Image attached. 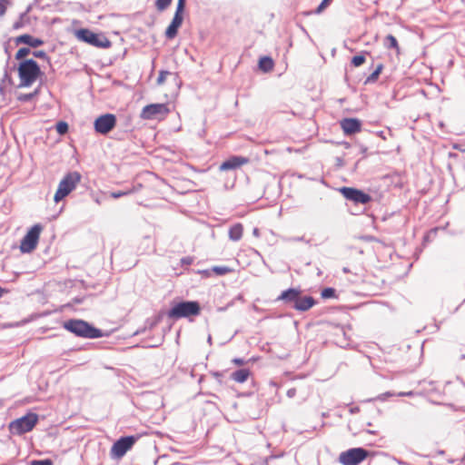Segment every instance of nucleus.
<instances>
[{"label":"nucleus","instance_id":"obj_1","mask_svg":"<svg viewBox=\"0 0 465 465\" xmlns=\"http://www.w3.org/2000/svg\"><path fill=\"white\" fill-rule=\"evenodd\" d=\"M201 313L200 303L196 301L180 302L168 311L167 316L172 320L198 316Z\"/></svg>","mask_w":465,"mask_h":465},{"label":"nucleus","instance_id":"obj_2","mask_svg":"<svg viewBox=\"0 0 465 465\" xmlns=\"http://www.w3.org/2000/svg\"><path fill=\"white\" fill-rule=\"evenodd\" d=\"M40 74V67L35 60L26 59L19 64L18 75L21 81V85H32Z\"/></svg>","mask_w":465,"mask_h":465},{"label":"nucleus","instance_id":"obj_3","mask_svg":"<svg viewBox=\"0 0 465 465\" xmlns=\"http://www.w3.org/2000/svg\"><path fill=\"white\" fill-rule=\"evenodd\" d=\"M82 179L78 172H70L66 173L60 181L57 190L54 196V201L59 203L67 195H69L80 183Z\"/></svg>","mask_w":465,"mask_h":465},{"label":"nucleus","instance_id":"obj_4","mask_svg":"<svg viewBox=\"0 0 465 465\" xmlns=\"http://www.w3.org/2000/svg\"><path fill=\"white\" fill-rule=\"evenodd\" d=\"M63 327L68 331L84 338L101 337V331L91 326L82 320H69L63 323Z\"/></svg>","mask_w":465,"mask_h":465},{"label":"nucleus","instance_id":"obj_5","mask_svg":"<svg viewBox=\"0 0 465 465\" xmlns=\"http://www.w3.org/2000/svg\"><path fill=\"white\" fill-rule=\"evenodd\" d=\"M38 415L28 412L25 416L12 420L8 425L9 432L13 435H23L34 430L38 422Z\"/></svg>","mask_w":465,"mask_h":465},{"label":"nucleus","instance_id":"obj_6","mask_svg":"<svg viewBox=\"0 0 465 465\" xmlns=\"http://www.w3.org/2000/svg\"><path fill=\"white\" fill-rule=\"evenodd\" d=\"M77 40L98 48H109L111 41L103 34H95L87 28H80L74 32Z\"/></svg>","mask_w":465,"mask_h":465},{"label":"nucleus","instance_id":"obj_7","mask_svg":"<svg viewBox=\"0 0 465 465\" xmlns=\"http://www.w3.org/2000/svg\"><path fill=\"white\" fill-rule=\"evenodd\" d=\"M171 110L167 104H150L145 105L140 114L143 120H163Z\"/></svg>","mask_w":465,"mask_h":465},{"label":"nucleus","instance_id":"obj_8","mask_svg":"<svg viewBox=\"0 0 465 465\" xmlns=\"http://www.w3.org/2000/svg\"><path fill=\"white\" fill-rule=\"evenodd\" d=\"M43 230L44 227L40 223H36L29 229L20 243L22 252H31L36 248Z\"/></svg>","mask_w":465,"mask_h":465},{"label":"nucleus","instance_id":"obj_9","mask_svg":"<svg viewBox=\"0 0 465 465\" xmlns=\"http://www.w3.org/2000/svg\"><path fill=\"white\" fill-rule=\"evenodd\" d=\"M369 456V451L362 448H352L342 451L339 455V461L342 465H359Z\"/></svg>","mask_w":465,"mask_h":465},{"label":"nucleus","instance_id":"obj_10","mask_svg":"<svg viewBox=\"0 0 465 465\" xmlns=\"http://www.w3.org/2000/svg\"><path fill=\"white\" fill-rule=\"evenodd\" d=\"M185 1L186 0H178L174 16L165 31V36L168 39H173L177 35L178 29L183 24Z\"/></svg>","mask_w":465,"mask_h":465},{"label":"nucleus","instance_id":"obj_11","mask_svg":"<svg viewBox=\"0 0 465 465\" xmlns=\"http://www.w3.org/2000/svg\"><path fill=\"white\" fill-rule=\"evenodd\" d=\"M137 440L135 436L122 437L111 448V454L115 458H122L132 449Z\"/></svg>","mask_w":465,"mask_h":465},{"label":"nucleus","instance_id":"obj_12","mask_svg":"<svg viewBox=\"0 0 465 465\" xmlns=\"http://www.w3.org/2000/svg\"><path fill=\"white\" fill-rule=\"evenodd\" d=\"M116 125V117L113 114H105L97 117L94 123L96 133L107 134Z\"/></svg>","mask_w":465,"mask_h":465},{"label":"nucleus","instance_id":"obj_13","mask_svg":"<svg viewBox=\"0 0 465 465\" xmlns=\"http://www.w3.org/2000/svg\"><path fill=\"white\" fill-rule=\"evenodd\" d=\"M339 191L345 199L351 201L354 203L365 204L371 200V197L368 193L356 188L344 186L341 187Z\"/></svg>","mask_w":465,"mask_h":465},{"label":"nucleus","instance_id":"obj_14","mask_svg":"<svg viewBox=\"0 0 465 465\" xmlns=\"http://www.w3.org/2000/svg\"><path fill=\"white\" fill-rule=\"evenodd\" d=\"M340 125L345 135H352L361 131V122L357 118H344Z\"/></svg>","mask_w":465,"mask_h":465},{"label":"nucleus","instance_id":"obj_15","mask_svg":"<svg viewBox=\"0 0 465 465\" xmlns=\"http://www.w3.org/2000/svg\"><path fill=\"white\" fill-rule=\"evenodd\" d=\"M250 162L249 158L243 156H232L224 161L219 167L220 171H228L239 168Z\"/></svg>","mask_w":465,"mask_h":465},{"label":"nucleus","instance_id":"obj_16","mask_svg":"<svg viewBox=\"0 0 465 465\" xmlns=\"http://www.w3.org/2000/svg\"><path fill=\"white\" fill-rule=\"evenodd\" d=\"M16 45L25 44L32 47H38L44 45V41L40 38H35L30 35L25 34L17 36L15 39Z\"/></svg>","mask_w":465,"mask_h":465},{"label":"nucleus","instance_id":"obj_17","mask_svg":"<svg viewBox=\"0 0 465 465\" xmlns=\"http://www.w3.org/2000/svg\"><path fill=\"white\" fill-rule=\"evenodd\" d=\"M315 304V300L312 296L299 297L293 308L297 311L305 312Z\"/></svg>","mask_w":465,"mask_h":465},{"label":"nucleus","instance_id":"obj_18","mask_svg":"<svg viewBox=\"0 0 465 465\" xmlns=\"http://www.w3.org/2000/svg\"><path fill=\"white\" fill-rule=\"evenodd\" d=\"M300 294L301 292L297 289H288L282 292V294L279 297V300H282L286 302H293V304H295L300 297Z\"/></svg>","mask_w":465,"mask_h":465},{"label":"nucleus","instance_id":"obj_19","mask_svg":"<svg viewBox=\"0 0 465 465\" xmlns=\"http://www.w3.org/2000/svg\"><path fill=\"white\" fill-rule=\"evenodd\" d=\"M243 234V226L242 223L233 224L229 229V238L232 241H239Z\"/></svg>","mask_w":465,"mask_h":465},{"label":"nucleus","instance_id":"obj_20","mask_svg":"<svg viewBox=\"0 0 465 465\" xmlns=\"http://www.w3.org/2000/svg\"><path fill=\"white\" fill-rule=\"evenodd\" d=\"M250 375L251 371L248 369H241L234 371L231 377L234 381L238 383H243L248 380Z\"/></svg>","mask_w":465,"mask_h":465},{"label":"nucleus","instance_id":"obj_21","mask_svg":"<svg viewBox=\"0 0 465 465\" xmlns=\"http://www.w3.org/2000/svg\"><path fill=\"white\" fill-rule=\"evenodd\" d=\"M274 67L273 60L269 56H263L259 60V68L265 72H271L272 71Z\"/></svg>","mask_w":465,"mask_h":465},{"label":"nucleus","instance_id":"obj_22","mask_svg":"<svg viewBox=\"0 0 465 465\" xmlns=\"http://www.w3.org/2000/svg\"><path fill=\"white\" fill-rule=\"evenodd\" d=\"M385 46L388 49H394L396 51L397 54H399L401 53V49H400L398 41H397L396 37L393 36L392 35H388L385 37Z\"/></svg>","mask_w":465,"mask_h":465},{"label":"nucleus","instance_id":"obj_23","mask_svg":"<svg viewBox=\"0 0 465 465\" xmlns=\"http://www.w3.org/2000/svg\"><path fill=\"white\" fill-rule=\"evenodd\" d=\"M384 66L382 64H379L376 69L367 77L366 83H374L378 80L380 74H381Z\"/></svg>","mask_w":465,"mask_h":465},{"label":"nucleus","instance_id":"obj_24","mask_svg":"<svg viewBox=\"0 0 465 465\" xmlns=\"http://www.w3.org/2000/svg\"><path fill=\"white\" fill-rule=\"evenodd\" d=\"M212 272L214 275L223 276L233 272V269L228 266H213Z\"/></svg>","mask_w":465,"mask_h":465},{"label":"nucleus","instance_id":"obj_25","mask_svg":"<svg viewBox=\"0 0 465 465\" xmlns=\"http://www.w3.org/2000/svg\"><path fill=\"white\" fill-rule=\"evenodd\" d=\"M136 190H137V189L134 186V187H132L131 189H128V190H126V191L112 192V193H110V196H111L112 198L117 199V198H120V197H122V196L129 195V194H131V193H133L136 192Z\"/></svg>","mask_w":465,"mask_h":465},{"label":"nucleus","instance_id":"obj_26","mask_svg":"<svg viewBox=\"0 0 465 465\" xmlns=\"http://www.w3.org/2000/svg\"><path fill=\"white\" fill-rule=\"evenodd\" d=\"M321 296L322 299H331L337 297L335 289L331 287L324 288L321 292Z\"/></svg>","mask_w":465,"mask_h":465},{"label":"nucleus","instance_id":"obj_27","mask_svg":"<svg viewBox=\"0 0 465 465\" xmlns=\"http://www.w3.org/2000/svg\"><path fill=\"white\" fill-rule=\"evenodd\" d=\"M167 76H173L174 80H176V75H174L173 74H172L168 71H161L159 73V76L157 78V84H159V85L163 84Z\"/></svg>","mask_w":465,"mask_h":465},{"label":"nucleus","instance_id":"obj_28","mask_svg":"<svg viewBox=\"0 0 465 465\" xmlns=\"http://www.w3.org/2000/svg\"><path fill=\"white\" fill-rule=\"evenodd\" d=\"M55 129L59 134H65L68 132V124L66 122L60 121L56 124Z\"/></svg>","mask_w":465,"mask_h":465},{"label":"nucleus","instance_id":"obj_29","mask_svg":"<svg viewBox=\"0 0 465 465\" xmlns=\"http://www.w3.org/2000/svg\"><path fill=\"white\" fill-rule=\"evenodd\" d=\"M172 0H155V7L158 11L165 10L171 4Z\"/></svg>","mask_w":465,"mask_h":465},{"label":"nucleus","instance_id":"obj_30","mask_svg":"<svg viewBox=\"0 0 465 465\" xmlns=\"http://www.w3.org/2000/svg\"><path fill=\"white\" fill-rule=\"evenodd\" d=\"M366 59H365V56L364 55H355L352 57L351 59V64L354 66V67H359L361 65H362L364 63H365Z\"/></svg>","mask_w":465,"mask_h":465},{"label":"nucleus","instance_id":"obj_31","mask_svg":"<svg viewBox=\"0 0 465 465\" xmlns=\"http://www.w3.org/2000/svg\"><path fill=\"white\" fill-rule=\"evenodd\" d=\"M30 52H31L30 49L27 47L20 48V49H18V51L15 54V59L22 60L25 56H27L30 54Z\"/></svg>","mask_w":465,"mask_h":465},{"label":"nucleus","instance_id":"obj_32","mask_svg":"<svg viewBox=\"0 0 465 465\" xmlns=\"http://www.w3.org/2000/svg\"><path fill=\"white\" fill-rule=\"evenodd\" d=\"M193 261H194L193 257L187 256V257L182 258L180 260V263L182 266H184L185 268H187L193 262Z\"/></svg>","mask_w":465,"mask_h":465},{"label":"nucleus","instance_id":"obj_33","mask_svg":"<svg viewBox=\"0 0 465 465\" xmlns=\"http://www.w3.org/2000/svg\"><path fill=\"white\" fill-rule=\"evenodd\" d=\"M330 0H322V2L320 4V5L316 9V14L322 13L328 5H329Z\"/></svg>","mask_w":465,"mask_h":465},{"label":"nucleus","instance_id":"obj_34","mask_svg":"<svg viewBox=\"0 0 465 465\" xmlns=\"http://www.w3.org/2000/svg\"><path fill=\"white\" fill-rule=\"evenodd\" d=\"M30 465H53L51 460H33Z\"/></svg>","mask_w":465,"mask_h":465},{"label":"nucleus","instance_id":"obj_35","mask_svg":"<svg viewBox=\"0 0 465 465\" xmlns=\"http://www.w3.org/2000/svg\"><path fill=\"white\" fill-rule=\"evenodd\" d=\"M33 54L38 58H44V59L47 58L46 53L43 50L35 51L33 53Z\"/></svg>","mask_w":465,"mask_h":465},{"label":"nucleus","instance_id":"obj_36","mask_svg":"<svg viewBox=\"0 0 465 465\" xmlns=\"http://www.w3.org/2000/svg\"><path fill=\"white\" fill-rule=\"evenodd\" d=\"M32 97H33V94H20V95L18 96V100H19V101H22V102H25V101H28V100H30Z\"/></svg>","mask_w":465,"mask_h":465},{"label":"nucleus","instance_id":"obj_37","mask_svg":"<svg viewBox=\"0 0 465 465\" xmlns=\"http://www.w3.org/2000/svg\"><path fill=\"white\" fill-rule=\"evenodd\" d=\"M235 365L237 366H242L245 364V361L243 359H241V358H234L232 359V361Z\"/></svg>","mask_w":465,"mask_h":465},{"label":"nucleus","instance_id":"obj_38","mask_svg":"<svg viewBox=\"0 0 465 465\" xmlns=\"http://www.w3.org/2000/svg\"><path fill=\"white\" fill-rule=\"evenodd\" d=\"M201 273L203 276H204L206 278L211 277L213 274V272H212V269L202 271Z\"/></svg>","mask_w":465,"mask_h":465},{"label":"nucleus","instance_id":"obj_39","mask_svg":"<svg viewBox=\"0 0 465 465\" xmlns=\"http://www.w3.org/2000/svg\"><path fill=\"white\" fill-rule=\"evenodd\" d=\"M6 7L4 4L0 3V16L4 15L5 13Z\"/></svg>","mask_w":465,"mask_h":465},{"label":"nucleus","instance_id":"obj_40","mask_svg":"<svg viewBox=\"0 0 465 465\" xmlns=\"http://www.w3.org/2000/svg\"><path fill=\"white\" fill-rule=\"evenodd\" d=\"M452 148H453V149H455V150L460 151V152H461V150H464V149L461 147V145H460V144H459V143H453V144H452Z\"/></svg>","mask_w":465,"mask_h":465},{"label":"nucleus","instance_id":"obj_41","mask_svg":"<svg viewBox=\"0 0 465 465\" xmlns=\"http://www.w3.org/2000/svg\"><path fill=\"white\" fill-rule=\"evenodd\" d=\"M399 396H410V395H412V392L410 391V392H400L398 394Z\"/></svg>","mask_w":465,"mask_h":465},{"label":"nucleus","instance_id":"obj_42","mask_svg":"<svg viewBox=\"0 0 465 465\" xmlns=\"http://www.w3.org/2000/svg\"><path fill=\"white\" fill-rule=\"evenodd\" d=\"M6 292L5 289L0 286V298Z\"/></svg>","mask_w":465,"mask_h":465},{"label":"nucleus","instance_id":"obj_43","mask_svg":"<svg viewBox=\"0 0 465 465\" xmlns=\"http://www.w3.org/2000/svg\"><path fill=\"white\" fill-rule=\"evenodd\" d=\"M293 394H294V390H290V391H288V395H289V396H292Z\"/></svg>","mask_w":465,"mask_h":465},{"label":"nucleus","instance_id":"obj_44","mask_svg":"<svg viewBox=\"0 0 465 465\" xmlns=\"http://www.w3.org/2000/svg\"><path fill=\"white\" fill-rule=\"evenodd\" d=\"M462 153H465V149L464 150H461Z\"/></svg>","mask_w":465,"mask_h":465}]
</instances>
